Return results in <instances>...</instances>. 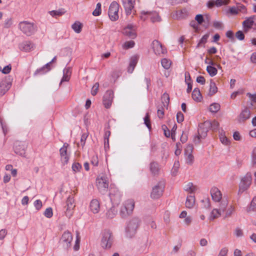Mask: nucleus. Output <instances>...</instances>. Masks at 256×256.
I'll list each match as a JSON object with an SVG mask.
<instances>
[{
  "mask_svg": "<svg viewBox=\"0 0 256 256\" xmlns=\"http://www.w3.org/2000/svg\"><path fill=\"white\" fill-rule=\"evenodd\" d=\"M204 124V125H208V126H210L213 130H217L220 126L219 123L216 120H214L212 122H206Z\"/></svg>",
  "mask_w": 256,
  "mask_h": 256,
  "instance_id": "obj_40",
  "label": "nucleus"
},
{
  "mask_svg": "<svg viewBox=\"0 0 256 256\" xmlns=\"http://www.w3.org/2000/svg\"><path fill=\"white\" fill-rule=\"evenodd\" d=\"M90 211L94 214H98L100 210V204L98 200L94 199L90 204Z\"/></svg>",
  "mask_w": 256,
  "mask_h": 256,
  "instance_id": "obj_24",
  "label": "nucleus"
},
{
  "mask_svg": "<svg viewBox=\"0 0 256 256\" xmlns=\"http://www.w3.org/2000/svg\"><path fill=\"white\" fill-rule=\"evenodd\" d=\"M252 160L254 164H256V147L254 148L252 154Z\"/></svg>",
  "mask_w": 256,
  "mask_h": 256,
  "instance_id": "obj_64",
  "label": "nucleus"
},
{
  "mask_svg": "<svg viewBox=\"0 0 256 256\" xmlns=\"http://www.w3.org/2000/svg\"><path fill=\"white\" fill-rule=\"evenodd\" d=\"M228 250L227 248L224 247L220 249L218 256H226Z\"/></svg>",
  "mask_w": 256,
  "mask_h": 256,
  "instance_id": "obj_55",
  "label": "nucleus"
},
{
  "mask_svg": "<svg viewBox=\"0 0 256 256\" xmlns=\"http://www.w3.org/2000/svg\"><path fill=\"white\" fill-rule=\"evenodd\" d=\"M162 98L164 106H167L170 101V98L168 94L166 93L164 94Z\"/></svg>",
  "mask_w": 256,
  "mask_h": 256,
  "instance_id": "obj_44",
  "label": "nucleus"
},
{
  "mask_svg": "<svg viewBox=\"0 0 256 256\" xmlns=\"http://www.w3.org/2000/svg\"><path fill=\"white\" fill-rule=\"evenodd\" d=\"M68 144H64L63 146L60 150V160L64 165L68 164L69 160V155L67 152Z\"/></svg>",
  "mask_w": 256,
  "mask_h": 256,
  "instance_id": "obj_18",
  "label": "nucleus"
},
{
  "mask_svg": "<svg viewBox=\"0 0 256 256\" xmlns=\"http://www.w3.org/2000/svg\"><path fill=\"white\" fill-rule=\"evenodd\" d=\"M117 214V210L112 206L109 208L106 212V216L108 218H114Z\"/></svg>",
  "mask_w": 256,
  "mask_h": 256,
  "instance_id": "obj_31",
  "label": "nucleus"
},
{
  "mask_svg": "<svg viewBox=\"0 0 256 256\" xmlns=\"http://www.w3.org/2000/svg\"><path fill=\"white\" fill-rule=\"evenodd\" d=\"M74 198L72 196H69L66 201V210L65 214L66 216L70 218L73 214V210L75 207Z\"/></svg>",
  "mask_w": 256,
  "mask_h": 256,
  "instance_id": "obj_15",
  "label": "nucleus"
},
{
  "mask_svg": "<svg viewBox=\"0 0 256 256\" xmlns=\"http://www.w3.org/2000/svg\"><path fill=\"white\" fill-rule=\"evenodd\" d=\"M12 85L10 79L4 78L0 82V96H3L10 88Z\"/></svg>",
  "mask_w": 256,
  "mask_h": 256,
  "instance_id": "obj_20",
  "label": "nucleus"
},
{
  "mask_svg": "<svg viewBox=\"0 0 256 256\" xmlns=\"http://www.w3.org/2000/svg\"><path fill=\"white\" fill-rule=\"evenodd\" d=\"M236 36L238 40H242L244 38V34L240 30H239L236 32Z\"/></svg>",
  "mask_w": 256,
  "mask_h": 256,
  "instance_id": "obj_60",
  "label": "nucleus"
},
{
  "mask_svg": "<svg viewBox=\"0 0 256 256\" xmlns=\"http://www.w3.org/2000/svg\"><path fill=\"white\" fill-rule=\"evenodd\" d=\"M164 186L162 184L158 183L155 186L152 190L150 196L153 199H157L160 198L163 192Z\"/></svg>",
  "mask_w": 256,
  "mask_h": 256,
  "instance_id": "obj_16",
  "label": "nucleus"
},
{
  "mask_svg": "<svg viewBox=\"0 0 256 256\" xmlns=\"http://www.w3.org/2000/svg\"><path fill=\"white\" fill-rule=\"evenodd\" d=\"M152 46L153 50L156 55L164 54L166 52V50L162 48V44L157 40L152 42Z\"/></svg>",
  "mask_w": 256,
  "mask_h": 256,
  "instance_id": "obj_21",
  "label": "nucleus"
},
{
  "mask_svg": "<svg viewBox=\"0 0 256 256\" xmlns=\"http://www.w3.org/2000/svg\"><path fill=\"white\" fill-rule=\"evenodd\" d=\"M113 243L112 233L108 230H105L102 234L101 246L105 249L111 248Z\"/></svg>",
  "mask_w": 256,
  "mask_h": 256,
  "instance_id": "obj_8",
  "label": "nucleus"
},
{
  "mask_svg": "<svg viewBox=\"0 0 256 256\" xmlns=\"http://www.w3.org/2000/svg\"><path fill=\"white\" fill-rule=\"evenodd\" d=\"M44 215L48 218H52L53 215L52 208H47L44 212Z\"/></svg>",
  "mask_w": 256,
  "mask_h": 256,
  "instance_id": "obj_51",
  "label": "nucleus"
},
{
  "mask_svg": "<svg viewBox=\"0 0 256 256\" xmlns=\"http://www.w3.org/2000/svg\"><path fill=\"white\" fill-rule=\"evenodd\" d=\"M252 182V176L250 172H247L242 178L239 184V192L242 193L247 190Z\"/></svg>",
  "mask_w": 256,
  "mask_h": 256,
  "instance_id": "obj_7",
  "label": "nucleus"
},
{
  "mask_svg": "<svg viewBox=\"0 0 256 256\" xmlns=\"http://www.w3.org/2000/svg\"><path fill=\"white\" fill-rule=\"evenodd\" d=\"M118 4L116 2H112L110 6L108 16L112 21H115L118 18Z\"/></svg>",
  "mask_w": 256,
  "mask_h": 256,
  "instance_id": "obj_12",
  "label": "nucleus"
},
{
  "mask_svg": "<svg viewBox=\"0 0 256 256\" xmlns=\"http://www.w3.org/2000/svg\"><path fill=\"white\" fill-rule=\"evenodd\" d=\"M138 55H134L130 58L129 66L128 68V72L129 73H132L134 71L135 66H136L138 60Z\"/></svg>",
  "mask_w": 256,
  "mask_h": 256,
  "instance_id": "obj_25",
  "label": "nucleus"
},
{
  "mask_svg": "<svg viewBox=\"0 0 256 256\" xmlns=\"http://www.w3.org/2000/svg\"><path fill=\"white\" fill-rule=\"evenodd\" d=\"M28 144L26 142L16 141L14 146V150L16 154L22 157H26V152Z\"/></svg>",
  "mask_w": 256,
  "mask_h": 256,
  "instance_id": "obj_11",
  "label": "nucleus"
},
{
  "mask_svg": "<svg viewBox=\"0 0 256 256\" xmlns=\"http://www.w3.org/2000/svg\"><path fill=\"white\" fill-rule=\"evenodd\" d=\"M234 234L236 237H241L243 235V232L242 229L236 228L234 232Z\"/></svg>",
  "mask_w": 256,
  "mask_h": 256,
  "instance_id": "obj_58",
  "label": "nucleus"
},
{
  "mask_svg": "<svg viewBox=\"0 0 256 256\" xmlns=\"http://www.w3.org/2000/svg\"><path fill=\"white\" fill-rule=\"evenodd\" d=\"M101 14V4L98 2L97 4L95 10L92 12V14L94 16H98Z\"/></svg>",
  "mask_w": 256,
  "mask_h": 256,
  "instance_id": "obj_46",
  "label": "nucleus"
},
{
  "mask_svg": "<svg viewBox=\"0 0 256 256\" xmlns=\"http://www.w3.org/2000/svg\"><path fill=\"white\" fill-rule=\"evenodd\" d=\"M210 196L213 202L216 204H221L222 202H226L228 205V200L226 197L222 196L221 191L216 186H212L210 190Z\"/></svg>",
  "mask_w": 256,
  "mask_h": 256,
  "instance_id": "obj_2",
  "label": "nucleus"
},
{
  "mask_svg": "<svg viewBox=\"0 0 256 256\" xmlns=\"http://www.w3.org/2000/svg\"><path fill=\"white\" fill-rule=\"evenodd\" d=\"M134 42L132 40L127 41L122 44V47L123 49L128 50L133 48L134 46Z\"/></svg>",
  "mask_w": 256,
  "mask_h": 256,
  "instance_id": "obj_41",
  "label": "nucleus"
},
{
  "mask_svg": "<svg viewBox=\"0 0 256 256\" xmlns=\"http://www.w3.org/2000/svg\"><path fill=\"white\" fill-rule=\"evenodd\" d=\"M161 64L164 68L168 70L171 66V61L166 58H164L161 60Z\"/></svg>",
  "mask_w": 256,
  "mask_h": 256,
  "instance_id": "obj_39",
  "label": "nucleus"
},
{
  "mask_svg": "<svg viewBox=\"0 0 256 256\" xmlns=\"http://www.w3.org/2000/svg\"><path fill=\"white\" fill-rule=\"evenodd\" d=\"M139 223L140 221L136 218H134L128 222L125 229L127 238H132L135 236L139 226Z\"/></svg>",
  "mask_w": 256,
  "mask_h": 256,
  "instance_id": "obj_1",
  "label": "nucleus"
},
{
  "mask_svg": "<svg viewBox=\"0 0 256 256\" xmlns=\"http://www.w3.org/2000/svg\"><path fill=\"white\" fill-rule=\"evenodd\" d=\"M88 136V132L84 133L82 135L81 138H80V145L82 146V147L84 146Z\"/></svg>",
  "mask_w": 256,
  "mask_h": 256,
  "instance_id": "obj_54",
  "label": "nucleus"
},
{
  "mask_svg": "<svg viewBox=\"0 0 256 256\" xmlns=\"http://www.w3.org/2000/svg\"><path fill=\"white\" fill-rule=\"evenodd\" d=\"M82 169V166L78 162H75L72 165V170L74 172H78Z\"/></svg>",
  "mask_w": 256,
  "mask_h": 256,
  "instance_id": "obj_49",
  "label": "nucleus"
},
{
  "mask_svg": "<svg viewBox=\"0 0 256 256\" xmlns=\"http://www.w3.org/2000/svg\"><path fill=\"white\" fill-rule=\"evenodd\" d=\"M184 190L189 194H192L196 190L197 188L192 182H189L184 185Z\"/></svg>",
  "mask_w": 256,
  "mask_h": 256,
  "instance_id": "obj_26",
  "label": "nucleus"
},
{
  "mask_svg": "<svg viewBox=\"0 0 256 256\" xmlns=\"http://www.w3.org/2000/svg\"><path fill=\"white\" fill-rule=\"evenodd\" d=\"M193 148V146L188 144L184 149V154L186 162L190 165L192 164L194 161V157L192 154Z\"/></svg>",
  "mask_w": 256,
  "mask_h": 256,
  "instance_id": "obj_14",
  "label": "nucleus"
},
{
  "mask_svg": "<svg viewBox=\"0 0 256 256\" xmlns=\"http://www.w3.org/2000/svg\"><path fill=\"white\" fill-rule=\"evenodd\" d=\"M238 12L236 6H231L226 11V14L227 15H237Z\"/></svg>",
  "mask_w": 256,
  "mask_h": 256,
  "instance_id": "obj_38",
  "label": "nucleus"
},
{
  "mask_svg": "<svg viewBox=\"0 0 256 256\" xmlns=\"http://www.w3.org/2000/svg\"><path fill=\"white\" fill-rule=\"evenodd\" d=\"M230 2V0H214L215 6L220 7L222 6L227 5Z\"/></svg>",
  "mask_w": 256,
  "mask_h": 256,
  "instance_id": "obj_42",
  "label": "nucleus"
},
{
  "mask_svg": "<svg viewBox=\"0 0 256 256\" xmlns=\"http://www.w3.org/2000/svg\"><path fill=\"white\" fill-rule=\"evenodd\" d=\"M217 208H214L211 212L209 218L212 220L215 218H219L223 214L227 208L226 202H223L221 204H216Z\"/></svg>",
  "mask_w": 256,
  "mask_h": 256,
  "instance_id": "obj_9",
  "label": "nucleus"
},
{
  "mask_svg": "<svg viewBox=\"0 0 256 256\" xmlns=\"http://www.w3.org/2000/svg\"><path fill=\"white\" fill-rule=\"evenodd\" d=\"M206 70L211 76H216L218 72L216 68L213 66H208L206 67Z\"/></svg>",
  "mask_w": 256,
  "mask_h": 256,
  "instance_id": "obj_36",
  "label": "nucleus"
},
{
  "mask_svg": "<svg viewBox=\"0 0 256 256\" xmlns=\"http://www.w3.org/2000/svg\"><path fill=\"white\" fill-rule=\"evenodd\" d=\"M114 98V92L112 90H107L103 97V104L104 107L108 108L110 107Z\"/></svg>",
  "mask_w": 256,
  "mask_h": 256,
  "instance_id": "obj_17",
  "label": "nucleus"
},
{
  "mask_svg": "<svg viewBox=\"0 0 256 256\" xmlns=\"http://www.w3.org/2000/svg\"><path fill=\"white\" fill-rule=\"evenodd\" d=\"M150 170L152 174H157L159 170L158 164L154 162H152L150 165Z\"/></svg>",
  "mask_w": 256,
  "mask_h": 256,
  "instance_id": "obj_37",
  "label": "nucleus"
},
{
  "mask_svg": "<svg viewBox=\"0 0 256 256\" xmlns=\"http://www.w3.org/2000/svg\"><path fill=\"white\" fill-rule=\"evenodd\" d=\"M19 29L25 34L30 36L36 31V26L33 22H21L18 24Z\"/></svg>",
  "mask_w": 256,
  "mask_h": 256,
  "instance_id": "obj_4",
  "label": "nucleus"
},
{
  "mask_svg": "<svg viewBox=\"0 0 256 256\" xmlns=\"http://www.w3.org/2000/svg\"><path fill=\"white\" fill-rule=\"evenodd\" d=\"M213 26L217 29H222L223 28L222 23L220 21L214 22Z\"/></svg>",
  "mask_w": 256,
  "mask_h": 256,
  "instance_id": "obj_59",
  "label": "nucleus"
},
{
  "mask_svg": "<svg viewBox=\"0 0 256 256\" xmlns=\"http://www.w3.org/2000/svg\"><path fill=\"white\" fill-rule=\"evenodd\" d=\"M64 76L62 79L61 82H68L71 75L70 68H66L64 70Z\"/></svg>",
  "mask_w": 256,
  "mask_h": 256,
  "instance_id": "obj_29",
  "label": "nucleus"
},
{
  "mask_svg": "<svg viewBox=\"0 0 256 256\" xmlns=\"http://www.w3.org/2000/svg\"><path fill=\"white\" fill-rule=\"evenodd\" d=\"M144 123L147 126V128L150 130L151 128V125H150V116L148 114H146V116L144 118Z\"/></svg>",
  "mask_w": 256,
  "mask_h": 256,
  "instance_id": "obj_50",
  "label": "nucleus"
},
{
  "mask_svg": "<svg viewBox=\"0 0 256 256\" xmlns=\"http://www.w3.org/2000/svg\"><path fill=\"white\" fill-rule=\"evenodd\" d=\"M136 26L130 24H128L122 30L124 35L129 37L130 38H134L136 37Z\"/></svg>",
  "mask_w": 256,
  "mask_h": 256,
  "instance_id": "obj_13",
  "label": "nucleus"
},
{
  "mask_svg": "<svg viewBox=\"0 0 256 256\" xmlns=\"http://www.w3.org/2000/svg\"><path fill=\"white\" fill-rule=\"evenodd\" d=\"M183 222L186 226L190 225L192 222V217L190 216H188L184 219Z\"/></svg>",
  "mask_w": 256,
  "mask_h": 256,
  "instance_id": "obj_61",
  "label": "nucleus"
},
{
  "mask_svg": "<svg viewBox=\"0 0 256 256\" xmlns=\"http://www.w3.org/2000/svg\"><path fill=\"white\" fill-rule=\"evenodd\" d=\"M234 208L232 206H230L228 209L227 211L226 212V216L229 217L234 212Z\"/></svg>",
  "mask_w": 256,
  "mask_h": 256,
  "instance_id": "obj_56",
  "label": "nucleus"
},
{
  "mask_svg": "<svg viewBox=\"0 0 256 256\" xmlns=\"http://www.w3.org/2000/svg\"><path fill=\"white\" fill-rule=\"evenodd\" d=\"M148 16L152 22H160L161 19L158 14L156 12H149Z\"/></svg>",
  "mask_w": 256,
  "mask_h": 256,
  "instance_id": "obj_32",
  "label": "nucleus"
},
{
  "mask_svg": "<svg viewBox=\"0 0 256 256\" xmlns=\"http://www.w3.org/2000/svg\"><path fill=\"white\" fill-rule=\"evenodd\" d=\"M218 92V88L214 82L211 80L210 84V89L208 92V95L212 96Z\"/></svg>",
  "mask_w": 256,
  "mask_h": 256,
  "instance_id": "obj_33",
  "label": "nucleus"
},
{
  "mask_svg": "<svg viewBox=\"0 0 256 256\" xmlns=\"http://www.w3.org/2000/svg\"><path fill=\"white\" fill-rule=\"evenodd\" d=\"M179 166L180 164L178 162H174L173 168H172V174L173 176H175L177 174V172L179 168Z\"/></svg>",
  "mask_w": 256,
  "mask_h": 256,
  "instance_id": "obj_47",
  "label": "nucleus"
},
{
  "mask_svg": "<svg viewBox=\"0 0 256 256\" xmlns=\"http://www.w3.org/2000/svg\"><path fill=\"white\" fill-rule=\"evenodd\" d=\"M12 24V20L11 18H8L6 20L4 26L5 28H10Z\"/></svg>",
  "mask_w": 256,
  "mask_h": 256,
  "instance_id": "obj_63",
  "label": "nucleus"
},
{
  "mask_svg": "<svg viewBox=\"0 0 256 256\" xmlns=\"http://www.w3.org/2000/svg\"><path fill=\"white\" fill-rule=\"evenodd\" d=\"M192 98L196 102H200L202 98L200 90L198 88H195L192 92Z\"/></svg>",
  "mask_w": 256,
  "mask_h": 256,
  "instance_id": "obj_27",
  "label": "nucleus"
},
{
  "mask_svg": "<svg viewBox=\"0 0 256 256\" xmlns=\"http://www.w3.org/2000/svg\"><path fill=\"white\" fill-rule=\"evenodd\" d=\"M34 206L36 210H38L42 208V204L40 200H38L34 202Z\"/></svg>",
  "mask_w": 256,
  "mask_h": 256,
  "instance_id": "obj_57",
  "label": "nucleus"
},
{
  "mask_svg": "<svg viewBox=\"0 0 256 256\" xmlns=\"http://www.w3.org/2000/svg\"><path fill=\"white\" fill-rule=\"evenodd\" d=\"M99 88V84L96 82L92 86L91 90V94L92 96L96 94Z\"/></svg>",
  "mask_w": 256,
  "mask_h": 256,
  "instance_id": "obj_52",
  "label": "nucleus"
},
{
  "mask_svg": "<svg viewBox=\"0 0 256 256\" xmlns=\"http://www.w3.org/2000/svg\"><path fill=\"white\" fill-rule=\"evenodd\" d=\"M242 26L245 32H248L250 29L256 30V16L246 18Z\"/></svg>",
  "mask_w": 256,
  "mask_h": 256,
  "instance_id": "obj_10",
  "label": "nucleus"
},
{
  "mask_svg": "<svg viewBox=\"0 0 256 256\" xmlns=\"http://www.w3.org/2000/svg\"><path fill=\"white\" fill-rule=\"evenodd\" d=\"M34 46L33 43L30 41H25L19 45L20 50L24 52H30L34 49Z\"/></svg>",
  "mask_w": 256,
  "mask_h": 256,
  "instance_id": "obj_22",
  "label": "nucleus"
},
{
  "mask_svg": "<svg viewBox=\"0 0 256 256\" xmlns=\"http://www.w3.org/2000/svg\"><path fill=\"white\" fill-rule=\"evenodd\" d=\"M220 108V104L218 103H213L210 106L209 110L212 113H216Z\"/></svg>",
  "mask_w": 256,
  "mask_h": 256,
  "instance_id": "obj_35",
  "label": "nucleus"
},
{
  "mask_svg": "<svg viewBox=\"0 0 256 256\" xmlns=\"http://www.w3.org/2000/svg\"><path fill=\"white\" fill-rule=\"evenodd\" d=\"M12 70V66L10 64L6 66H4L2 70V72L4 74H8Z\"/></svg>",
  "mask_w": 256,
  "mask_h": 256,
  "instance_id": "obj_62",
  "label": "nucleus"
},
{
  "mask_svg": "<svg viewBox=\"0 0 256 256\" xmlns=\"http://www.w3.org/2000/svg\"><path fill=\"white\" fill-rule=\"evenodd\" d=\"M220 139L221 142L224 145H228L229 144V141L225 136L222 132L220 134Z\"/></svg>",
  "mask_w": 256,
  "mask_h": 256,
  "instance_id": "obj_45",
  "label": "nucleus"
},
{
  "mask_svg": "<svg viewBox=\"0 0 256 256\" xmlns=\"http://www.w3.org/2000/svg\"><path fill=\"white\" fill-rule=\"evenodd\" d=\"M134 208V202L132 199L126 200L120 210V214L124 217L131 214Z\"/></svg>",
  "mask_w": 256,
  "mask_h": 256,
  "instance_id": "obj_6",
  "label": "nucleus"
},
{
  "mask_svg": "<svg viewBox=\"0 0 256 256\" xmlns=\"http://www.w3.org/2000/svg\"><path fill=\"white\" fill-rule=\"evenodd\" d=\"M195 203V198L194 196H188L186 202V206L188 208H192Z\"/></svg>",
  "mask_w": 256,
  "mask_h": 256,
  "instance_id": "obj_28",
  "label": "nucleus"
},
{
  "mask_svg": "<svg viewBox=\"0 0 256 256\" xmlns=\"http://www.w3.org/2000/svg\"><path fill=\"white\" fill-rule=\"evenodd\" d=\"M248 211L256 212V196L252 199L248 208Z\"/></svg>",
  "mask_w": 256,
  "mask_h": 256,
  "instance_id": "obj_43",
  "label": "nucleus"
},
{
  "mask_svg": "<svg viewBox=\"0 0 256 256\" xmlns=\"http://www.w3.org/2000/svg\"><path fill=\"white\" fill-rule=\"evenodd\" d=\"M66 12L64 9H59L57 10H52L49 12V14L52 17H57L63 15Z\"/></svg>",
  "mask_w": 256,
  "mask_h": 256,
  "instance_id": "obj_34",
  "label": "nucleus"
},
{
  "mask_svg": "<svg viewBox=\"0 0 256 256\" xmlns=\"http://www.w3.org/2000/svg\"><path fill=\"white\" fill-rule=\"evenodd\" d=\"M237 10L238 13L240 12H241L243 14H246L247 13V10L246 8V7L243 5V4H239L238 6H236Z\"/></svg>",
  "mask_w": 256,
  "mask_h": 256,
  "instance_id": "obj_53",
  "label": "nucleus"
},
{
  "mask_svg": "<svg viewBox=\"0 0 256 256\" xmlns=\"http://www.w3.org/2000/svg\"><path fill=\"white\" fill-rule=\"evenodd\" d=\"M250 117V112L249 108L244 107L238 116V120L239 122H244L248 120Z\"/></svg>",
  "mask_w": 256,
  "mask_h": 256,
  "instance_id": "obj_19",
  "label": "nucleus"
},
{
  "mask_svg": "<svg viewBox=\"0 0 256 256\" xmlns=\"http://www.w3.org/2000/svg\"><path fill=\"white\" fill-rule=\"evenodd\" d=\"M82 24L78 21L75 22L72 25V29L76 34H79L81 32L82 29Z\"/></svg>",
  "mask_w": 256,
  "mask_h": 256,
  "instance_id": "obj_30",
  "label": "nucleus"
},
{
  "mask_svg": "<svg viewBox=\"0 0 256 256\" xmlns=\"http://www.w3.org/2000/svg\"><path fill=\"white\" fill-rule=\"evenodd\" d=\"M73 240L72 234L69 231H65L62 234L60 240V245L66 250H68L72 246Z\"/></svg>",
  "mask_w": 256,
  "mask_h": 256,
  "instance_id": "obj_5",
  "label": "nucleus"
},
{
  "mask_svg": "<svg viewBox=\"0 0 256 256\" xmlns=\"http://www.w3.org/2000/svg\"><path fill=\"white\" fill-rule=\"evenodd\" d=\"M122 2L126 14H130L134 8L135 0H122Z\"/></svg>",
  "mask_w": 256,
  "mask_h": 256,
  "instance_id": "obj_23",
  "label": "nucleus"
},
{
  "mask_svg": "<svg viewBox=\"0 0 256 256\" xmlns=\"http://www.w3.org/2000/svg\"><path fill=\"white\" fill-rule=\"evenodd\" d=\"M110 199L114 203L118 204L120 200V196L118 194L113 195L110 196Z\"/></svg>",
  "mask_w": 256,
  "mask_h": 256,
  "instance_id": "obj_48",
  "label": "nucleus"
},
{
  "mask_svg": "<svg viewBox=\"0 0 256 256\" xmlns=\"http://www.w3.org/2000/svg\"><path fill=\"white\" fill-rule=\"evenodd\" d=\"M108 178L105 174H101L97 177L96 186L100 192L105 194L108 191Z\"/></svg>",
  "mask_w": 256,
  "mask_h": 256,
  "instance_id": "obj_3",
  "label": "nucleus"
}]
</instances>
